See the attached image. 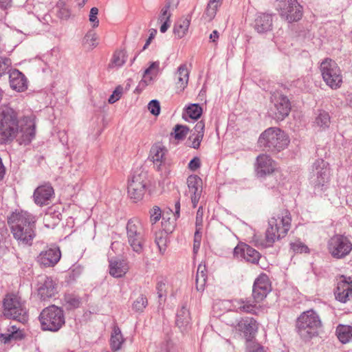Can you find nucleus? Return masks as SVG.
Returning a JSON list of instances; mask_svg holds the SVG:
<instances>
[{
    "label": "nucleus",
    "mask_w": 352,
    "mask_h": 352,
    "mask_svg": "<svg viewBox=\"0 0 352 352\" xmlns=\"http://www.w3.org/2000/svg\"><path fill=\"white\" fill-rule=\"evenodd\" d=\"M160 70V62H153L150 66L144 71V77L148 78L149 82L156 77Z\"/></svg>",
    "instance_id": "41"
},
{
    "label": "nucleus",
    "mask_w": 352,
    "mask_h": 352,
    "mask_svg": "<svg viewBox=\"0 0 352 352\" xmlns=\"http://www.w3.org/2000/svg\"><path fill=\"white\" fill-rule=\"evenodd\" d=\"M40 283L38 294L42 300L50 298L57 293L56 283L51 277H41Z\"/></svg>",
    "instance_id": "20"
},
{
    "label": "nucleus",
    "mask_w": 352,
    "mask_h": 352,
    "mask_svg": "<svg viewBox=\"0 0 352 352\" xmlns=\"http://www.w3.org/2000/svg\"><path fill=\"white\" fill-rule=\"evenodd\" d=\"M179 211H180V203L179 201H177L175 204L174 216H175V219H177L179 217Z\"/></svg>",
    "instance_id": "61"
},
{
    "label": "nucleus",
    "mask_w": 352,
    "mask_h": 352,
    "mask_svg": "<svg viewBox=\"0 0 352 352\" xmlns=\"http://www.w3.org/2000/svg\"><path fill=\"white\" fill-rule=\"evenodd\" d=\"M199 231L200 230H199V229H197L195 233V240L193 245L194 253H197L200 247L201 235L199 234Z\"/></svg>",
    "instance_id": "57"
},
{
    "label": "nucleus",
    "mask_w": 352,
    "mask_h": 352,
    "mask_svg": "<svg viewBox=\"0 0 352 352\" xmlns=\"http://www.w3.org/2000/svg\"><path fill=\"white\" fill-rule=\"evenodd\" d=\"M12 0H0V7L7 9L11 6Z\"/></svg>",
    "instance_id": "59"
},
{
    "label": "nucleus",
    "mask_w": 352,
    "mask_h": 352,
    "mask_svg": "<svg viewBox=\"0 0 352 352\" xmlns=\"http://www.w3.org/2000/svg\"><path fill=\"white\" fill-rule=\"evenodd\" d=\"M204 137H201L200 135L195 134V133H192L188 138L187 140L188 145L193 148L197 149L202 141Z\"/></svg>",
    "instance_id": "45"
},
{
    "label": "nucleus",
    "mask_w": 352,
    "mask_h": 352,
    "mask_svg": "<svg viewBox=\"0 0 352 352\" xmlns=\"http://www.w3.org/2000/svg\"><path fill=\"white\" fill-rule=\"evenodd\" d=\"M286 133L279 128L270 127L264 131L258 138V144L270 151H280L289 144Z\"/></svg>",
    "instance_id": "5"
},
{
    "label": "nucleus",
    "mask_w": 352,
    "mask_h": 352,
    "mask_svg": "<svg viewBox=\"0 0 352 352\" xmlns=\"http://www.w3.org/2000/svg\"><path fill=\"white\" fill-rule=\"evenodd\" d=\"M320 69L323 80L333 89L340 87L342 83V71L336 61L324 59L320 64Z\"/></svg>",
    "instance_id": "8"
},
{
    "label": "nucleus",
    "mask_w": 352,
    "mask_h": 352,
    "mask_svg": "<svg viewBox=\"0 0 352 352\" xmlns=\"http://www.w3.org/2000/svg\"><path fill=\"white\" fill-rule=\"evenodd\" d=\"M272 106L269 113L276 120H284L289 113L291 105L287 96L279 92H274L271 97Z\"/></svg>",
    "instance_id": "11"
},
{
    "label": "nucleus",
    "mask_w": 352,
    "mask_h": 352,
    "mask_svg": "<svg viewBox=\"0 0 352 352\" xmlns=\"http://www.w3.org/2000/svg\"><path fill=\"white\" fill-rule=\"evenodd\" d=\"M61 253L58 248H50L42 251L37 257L41 265L44 267H54L60 260Z\"/></svg>",
    "instance_id": "19"
},
{
    "label": "nucleus",
    "mask_w": 352,
    "mask_h": 352,
    "mask_svg": "<svg viewBox=\"0 0 352 352\" xmlns=\"http://www.w3.org/2000/svg\"><path fill=\"white\" fill-rule=\"evenodd\" d=\"M311 174L315 186H324L330 179L331 173L329 164L322 159L316 160L312 165Z\"/></svg>",
    "instance_id": "13"
},
{
    "label": "nucleus",
    "mask_w": 352,
    "mask_h": 352,
    "mask_svg": "<svg viewBox=\"0 0 352 352\" xmlns=\"http://www.w3.org/2000/svg\"><path fill=\"white\" fill-rule=\"evenodd\" d=\"M39 320L43 330L57 331L65 322L64 311L56 305L49 306L41 312Z\"/></svg>",
    "instance_id": "6"
},
{
    "label": "nucleus",
    "mask_w": 352,
    "mask_h": 352,
    "mask_svg": "<svg viewBox=\"0 0 352 352\" xmlns=\"http://www.w3.org/2000/svg\"><path fill=\"white\" fill-rule=\"evenodd\" d=\"M205 124L203 121L198 122L194 127L193 133L204 137Z\"/></svg>",
    "instance_id": "55"
},
{
    "label": "nucleus",
    "mask_w": 352,
    "mask_h": 352,
    "mask_svg": "<svg viewBox=\"0 0 352 352\" xmlns=\"http://www.w3.org/2000/svg\"><path fill=\"white\" fill-rule=\"evenodd\" d=\"M8 223L19 245L31 246L36 236V220L26 211H16L8 218Z\"/></svg>",
    "instance_id": "2"
},
{
    "label": "nucleus",
    "mask_w": 352,
    "mask_h": 352,
    "mask_svg": "<svg viewBox=\"0 0 352 352\" xmlns=\"http://www.w3.org/2000/svg\"><path fill=\"white\" fill-rule=\"evenodd\" d=\"M327 250L336 259L346 257L352 250V243L345 236L335 234L327 242Z\"/></svg>",
    "instance_id": "10"
},
{
    "label": "nucleus",
    "mask_w": 352,
    "mask_h": 352,
    "mask_svg": "<svg viewBox=\"0 0 352 352\" xmlns=\"http://www.w3.org/2000/svg\"><path fill=\"white\" fill-rule=\"evenodd\" d=\"M11 64L12 62L10 58L0 56V76L6 72Z\"/></svg>",
    "instance_id": "51"
},
{
    "label": "nucleus",
    "mask_w": 352,
    "mask_h": 352,
    "mask_svg": "<svg viewBox=\"0 0 352 352\" xmlns=\"http://www.w3.org/2000/svg\"><path fill=\"white\" fill-rule=\"evenodd\" d=\"M169 5H166L161 9L160 14L158 17V21L161 22H170L171 13L169 11Z\"/></svg>",
    "instance_id": "48"
},
{
    "label": "nucleus",
    "mask_w": 352,
    "mask_h": 352,
    "mask_svg": "<svg viewBox=\"0 0 352 352\" xmlns=\"http://www.w3.org/2000/svg\"><path fill=\"white\" fill-rule=\"evenodd\" d=\"M97 40L98 36L94 30L89 31L84 38V42L85 45H88L89 48H93L96 47V45H98L96 42Z\"/></svg>",
    "instance_id": "44"
},
{
    "label": "nucleus",
    "mask_w": 352,
    "mask_h": 352,
    "mask_svg": "<svg viewBox=\"0 0 352 352\" xmlns=\"http://www.w3.org/2000/svg\"><path fill=\"white\" fill-rule=\"evenodd\" d=\"M331 124L329 113L324 110H318L316 113L314 126L320 131H324L328 129Z\"/></svg>",
    "instance_id": "32"
},
{
    "label": "nucleus",
    "mask_w": 352,
    "mask_h": 352,
    "mask_svg": "<svg viewBox=\"0 0 352 352\" xmlns=\"http://www.w3.org/2000/svg\"><path fill=\"white\" fill-rule=\"evenodd\" d=\"M296 327L300 338L307 340L318 335L322 322L318 314L310 309L300 314L296 320Z\"/></svg>",
    "instance_id": "4"
},
{
    "label": "nucleus",
    "mask_w": 352,
    "mask_h": 352,
    "mask_svg": "<svg viewBox=\"0 0 352 352\" xmlns=\"http://www.w3.org/2000/svg\"><path fill=\"white\" fill-rule=\"evenodd\" d=\"M206 279L207 275L206 272V266L200 264L197 267V272L196 276V288L197 291H204L206 283Z\"/></svg>",
    "instance_id": "37"
},
{
    "label": "nucleus",
    "mask_w": 352,
    "mask_h": 352,
    "mask_svg": "<svg viewBox=\"0 0 352 352\" xmlns=\"http://www.w3.org/2000/svg\"><path fill=\"white\" fill-rule=\"evenodd\" d=\"M234 256L252 263H257L261 257L258 251L244 243L238 245L234 249Z\"/></svg>",
    "instance_id": "17"
},
{
    "label": "nucleus",
    "mask_w": 352,
    "mask_h": 352,
    "mask_svg": "<svg viewBox=\"0 0 352 352\" xmlns=\"http://www.w3.org/2000/svg\"><path fill=\"white\" fill-rule=\"evenodd\" d=\"M191 21V16L187 15L178 19L173 27V34L175 38L180 39L188 33Z\"/></svg>",
    "instance_id": "29"
},
{
    "label": "nucleus",
    "mask_w": 352,
    "mask_h": 352,
    "mask_svg": "<svg viewBox=\"0 0 352 352\" xmlns=\"http://www.w3.org/2000/svg\"><path fill=\"white\" fill-rule=\"evenodd\" d=\"M162 25L160 26V32L162 33H164L167 31V30L170 26V22H161Z\"/></svg>",
    "instance_id": "60"
},
{
    "label": "nucleus",
    "mask_w": 352,
    "mask_h": 352,
    "mask_svg": "<svg viewBox=\"0 0 352 352\" xmlns=\"http://www.w3.org/2000/svg\"><path fill=\"white\" fill-rule=\"evenodd\" d=\"M156 288L157 289L158 296L161 298L165 295L166 283L164 281L160 280L157 283Z\"/></svg>",
    "instance_id": "58"
},
{
    "label": "nucleus",
    "mask_w": 352,
    "mask_h": 352,
    "mask_svg": "<svg viewBox=\"0 0 352 352\" xmlns=\"http://www.w3.org/2000/svg\"><path fill=\"white\" fill-rule=\"evenodd\" d=\"M187 185L186 194L190 198L192 206L195 208L202 192L201 179L197 175H190L187 179Z\"/></svg>",
    "instance_id": "15"
},
{
    "label": "nucleus",
    "mask_w": 352,
    "mask_h": 352,
    "mask_svg": "<svg viewBox=\"0 0 352 352\" xmlns=\"http://www.w3.org/2000/svg\"><path fill=\"white\" fill-rule=\"evenodd\" d=\"M35 136V123L31 118L25 120L24 126L19 128L16 112L10 107H0V143L8 144L15 138L20 144H29Z\"/></svg>",
    "instance_id": "1"
},
{
    "label": "nucleus",
    "mask_w": 352,
    "mask_h": 352,
    "mask_svg": "<svg viewBox=\"0 0 352 352\" xmlns=\"http://www.w3.org/2000/svg\"><path fill=\"white\" fill-rule=\"evenodd\" d=\"M67 302L74 307H78L80 304V300L76 298H70Z\"/></svg>",
    "instance_id": "62"
},
{
    "label": "nucleus",
    "mask_w": 352,
    "mask_h": 352,
    "mask_svg": "<svg viewBox=\"0 0 352 352\" xmlns=\"http://www.w3.org/2000/svg\"><path fill=\"white\" fill-rule=\"evenodd\" d=\"M148 109L154 116H158L160 113V104L158 100H153L148 104Z\"/></svg>",
    "instance_id": "52"
},
{
    "label": "nucleus",
    "mask_w": 352,
    "mask_h": 352,
    "mask_svg": "<svg viewBox=\"0 0 352 352\" xmlns=\"http://www.w3.org/2000/svg\"><path fill=\"white\" fill-rule=\"evenodd\" d=\"M3 314L8 318L25 323L28 320L27 311L20 298L15 295H7L3 301Z\"/></svg>",
    "instance_id": "9"
},
{
    "label": "nucleus",
    "mask_w": 352,
    "mask_h": 352,
    "mask_svg": "<svg viewBox=\"0 0 352 352\" xmlns=\"http://www.w3.org/2000/svg\"><path fill=\"white\" fill-rule=\"evenodd\" d=\"M150 153L154 165L158 170H160L166 163L167 150L162 145L155 144L152 146Z\"/></svg>",
    "instance_id": "26"
},
{
    "label": "nucleus",
    "mask_w": 352,
    "mask_h": 352,
    "mask_svg": "<svg viewBox=\"0 0 352 352\" xmlns=\"http://www.w3.org/2000/svg\"><path fill=\"white\" fill-rule=\"evenodd\" d=\"M336 335L342 343L349 342L352 338V327L339 324L336 328Z\"/></svg>",
    "instance_id": "36"
},
{
    "label": "nucleus",
    "mask_w": 352,
    "mask_h": 352,
    "mask_svg": "<svg viewBox=\"0 0 352 352\" xmlns=\"http://www.w3.org/2000/svg\"><path fill=\"white\" fill-rule=\"evenodd\" d=\"M270 291V285L266 276H261L256 279L253 285L252 296L255 302H261Z\"/></svg>",
    "instance_id": "18"
},
{
    "label": "nucleus",
    "mask_w": 352,
    "mask_h": 352,
    "mask_svg": "<svg viewBox=\"0 0 352 352\" xmlns=\"http://www.w3.org/2000/svg\"><path fill=\"white\" fill-rule=\"evenodd\" d=\"M98 14V9L96 7L92 8L89 12V20L92 23L93 28H96L99 25V20L97 16Z\"/></svg>",
    "instance_id": "49"
},
{
    "label": "nucleus",
    "mask_w": 352,
    "mask_h": 352,
    "mask_svg": "<svg viewBox=\"0 0 352 352\" xmlns=\"http://www.w3.org/2000/svg\"><path fill=\"white\" fill-rule=\"evenodd\" d=\"M54 193V189L50 184L40 186L34 190V202L40 206L48 205Z\"/></svg>",
    "instance_id": "22"
},
{
    "label": "nucleus",
    "mask_w": 352,
    "mask_h": 352,
    "mask_svg": "<svg viewBox=\"0 0 352 352\" xmlns=\"http://www.w3.org/2000/svg\"><path fill=\"white\" fill-rule=\"evenodd\" d=\"M250 352H265L262 346L255 344L253 346L252 349Z\"/></svg>",
    "instance_id": "64"
},
{
    "label": "nucleus",
    "mask_w": 352,
    "mask_h": 352,
    "mask_svg": "<svg viewBox=\"0 0 352 352\" xmlns=\"http://www.w3.org/2000/svg\"><path fill=\"white\" fill-rule=\"evenodd\" d=\"M275 162L271 157L265 154L260 155L256 158V171L258 176L263 177L274 172Z\"/></svg>",
    "instance_id": "21"
},
{
    "label": "nucleus",
    "mask_w": 352,
    "mask_h": 352,
    "mask_svg": "<svg viewBox=\"0 0 352 352\" xmlns=\"http://www.w3.org/2000/svg\"><path fill=\"white\" fill-rule=\"evenodd\" d=\"M146 184V173L134 174L128 184V194L130 198L135 201L140 200L144 195Z\"/></svg>",
    "instance_id": "14"
},
{
    "label": "nucleus",
    "mask_w": 352,
    "mask_h": 352,
    "mask_svg": "<svg viewBox=\"0 0 352 352\" xmlns=\"http://www.w3.org/2000/svg\"><path fill=\"white\" fill-rule=\"evenodd\" d=\"M126 61V52L123 50H118L114 52L109 63V69H118L124 65Z\"/></svg>",
    "instance_id": "34"
},
{
    "label": "nucleus",
    "mask_w": 352,
    "mask_h": 352,
    "mask_svg": "<svg viewBox=\"0 0 352 352\" xmlns=\"http://www.w3.org/2000/svg\"><path fill=\"white\" fill-rule=\"evenodd\" d=\"M122 90H123V89L120 86H118V87H116V89L114 90L113 94L110 96V97L108 100L110 104H113L114 102L118 101L122 96Z\"/></svg>",
    "instance_id": "53"
},
{
    "label": "nucleus",
    "mask_w": 352,
    "mask_h": 352,
    "mask_svg": "<svg viewBox=\"0 0 352 352\" xmlns=\"http://www.w3.org/2000/svg\"><path fill=\"white\" fill-rule=\"evenodd\" d=\"M10 87L18 92L24 91L28 88V81L25 75L18 69H12L9 73Z\"/></svg>",
    "instance_id": "24"
},
{
    "label": "nucleus",
    "mask_w": 352,
    "mask_h": 352,
    "mask_svg": "<svg viewBox=\"0 0 352 352\" xmlns=\"http://www.w3.org/2000/svg\"><path fill=\"white\" fill-rule=\"evenodd\" d=\"M292 250L297 253L307 252L308 248L300 241H295L290 244Z\"/></svg>",
    "instance_id": "50"
},
{
    "label": "nucleus",
    "mask_w": 352,
    "mask_h": 352,
    "mask_svg": "<svg viewBox=\"0 0 352 352\" xmlns=\"http://www.w3.org/2000/svg\"><path fill=\"white\" fill-rule=\"evenodd\" d=\"M291 215L288 210H283L269 219L268 228L265 233L267 245H272L276 240L287 234L291 227Z\"/></svg>",
    "instance_id": "3"
},
{
    "label": "nucleus",
    "mask_w": 352,
    "mask_h": 352,
    "mask_svg": "<svg viewBox=\"0 0 352 352\" xmlns=\"http://www.w3.org/2000/svg\"><path fill=\"white\" fill-rule=\"evenodd\" d=\"M336 298L342 302H346L352 298V280L350 277H340L335 291Z\"/></svg>",
    "instance_id": "16"
},
{
    "label": "nucleus",
    "mask_w": 352,
    "mask_h": 352,
    "mask_svg": "<svg viewBox=\"0 0 352 352\" xmlns=\"http://www.w3.org/2000/svg\"><path fill=\"white\" fill-rule=\"evenodd\" d=\"M188 130V128L184 125L177 124L171 132L170 136L176 140H182L186 138Z\"/></svg>",
    "instance_id": "40"
},
{
    "label": "nucleus",
    "mask_w": 352,
    "mask_h": 352,
    "mask_svg": "<svg viewBox=\"0 0 352 352\" xmlns=\"http://www.w3.org/2000/svg\"><path fill=\"white\" fill-rule=\"evenodd\" d=\"M190 321L189 311L182 307L177 314L176 324L179 328L186 327Z\"/></svg>",
    "instance_id": "38"
},
{
    "label": "nucleus",
    "mask_w": 352,
    "mask_h": 352,
    "mask_svg": "<svg viewBox=\"0 0 352 352\" xmlns=\"http://www.w3.org/2000/svg\"><path fill=\"white\" fill-rule=\"evenodd\" d=\"M258 302H255L254 300L251 302L250 300L239 298L232 300V306L237 311L250 313L256 314L259 307L257 306Z\"/></svg>",
    "instance_id": "28"
},
{
    "label": "nucleus",
    "mask_w": 352,
    "mask_h": 352,
    "mask_svg": "<svg viewBox=\"0 0 352 352\" xmlns=\"http://www.w3.org/2000/svg\"><path fill=\"white\" fill-rule=\"evenodd\" d=\"M277 9L280 16L289 23L299 21L302 16V8L297 0H277Z\"/></svg>",
    "instance_id": "12"
},
{
    "label": "nucleus",
    "mask_w": 352,
    "mask_h": 352,
    "mask_svg": "<svg viewBox=\"0 0 352 352\" xmlns=\"http://www.w3.org/2000/svg\"><path fill=\"white\" fill-rule=\"evenodd\" d=\"M22 333L19 328L13 325L8 329V332L1 334V338L4 343H8L12 340H19L22 338Z\"/></svg>",
    "instance_id": "39"
},
{
    "label": "nucleus",
    "mask_w": 352,
    "mask_h": 352,
    "mask_svg": "<svg viewBox=\"0 0 352 352\" xmlns=\"http://www.w3.org/2000/svg\"><path fill=\"white\" fill-rule=\"evenodd\" d=\"M230 325L236 327L239 331L245 334L247 339H249L252 335H254L258 329L256 321L254 318L250 317L241 318L237 323L231 322Z\"/></svg>",
    "instance_id": "23"
},
{
    "label": "nucleus",
    "mask_w": 352,
    "mask_h": 352,
    "mask_svg": "<svg viewBox=\"0 0 352 352\" xmlns=\"http://www.w3.org/2000/svg\"><path fill=\"white\" fill-rule=\"evenodd\" d=\"M127 241L133 251L141 254L145 243V231L143 223L138 219H131L126 224Z\"/></svg>",
    "instance_id": "7"
},
{
    "label": "nucleus",
    "mask_w": 352,
    "mask_h": 352,
    "mask_svg": "<svg viewBox=\"0 0 352 352\" xmlns=\"http://www.w3.org/2000/svg\"><path fill=\"white\" fill-rule=\"evenodd\" d=\"M125 340L121 333V330L118 327H114L111 333L110 339V346L113 352L120 351L124 342Z\"/></svg>",
    "instance_id": "33"
},
{
    "label": "nucleus",
    "mask_w": 352,
    "mask_h": 352,
    "mask_svg": "<svg viewBox=\"0 0 352 352\" xmlns=\"http://www.w3.org/2000/svg\"><path fill=\"white\" fill-rule=\"evenodd\" d=\"M189 70L186 64L181 65L175 72L176 85L181 90L187 86L189 80Z\"/></svg>",
    "instance_id": "31"
},
{
    "label": "nucleus",
    "mask_w": 352,
    "mask_h": 352,
    "mask_svg": "<svg viewBox=\"0 0 352 352\" xmlns=\"http://www.w3.org/2000/svg\"><path fill=\"white\" fill-rule=\"evenodd\" d=\"M163 230L155 233V242L159 248L160 252L164 254L168 243V234L173 231V226H167L166 222H162Z\"/></svg>",
    "instance_id": "25"
},
{
    "label": "nucleus",
    "mask_w": 352,
    "mask_h": 352,
    "mask_svg": "<svg viewBox=\"0 0 352 352\" xmlns=\"http://www.w3.org/2000/svg\"><path fill=\"white\" fill-rule=\"evenodd\" d=\"M200 159L197 157H195L190 161L188 164V168L192 171H195L200 167Z\"/></svg>",
    "instance_id": "56"
},
{
    "label": "nucleus",
    "mask_w": 352,
    "mask_h": 352,
    "mask_svg": "<svg viewBox=\"0 0 352 352\" xmlns=\"http://www.w3.org/2000/svg\"><path fill=\"white\" fill-rule=\"evenodd\" d=\"M147 304L146 298L141 295L133 302L132 309L136 312H142L147 306Z\"/></svg>",
    "instance_id": "43"
},
{
    "label": "nucleus",
    "mask_w": 352,
    "mask_h": 352,
    "mask_svg": "<svg viewBox=\"0 0 352 352\" xmlns=\"http://www.w3.org/2000/svg\"><path fill=\"white\" fill-rule=\"evenodd\" d=\"M272 26V17L270 14H259L255 19L254 28L258 33L270 31Z\"/></svg>",
    "instance_id": "30"
},
{
    "label": "nucleus",
    "mask_w": 352,
    "mask_h": 352,
    "mask_svg": "<svg viewBox=\"0 0 352 352\" xmlns=\"http://www.w3.org/2000/svg\"><path fill=\"white\" fill-rule=\"evenodd\" d=\"M219 38V32L214 30L210 35V38L212 42H215Z\"/></svg>",
    "instance_id": "63"
},
{
    "label": "nucleus",
    "mask_w": 352,
    "mask_h": 352,
    "mask_svg": "<svg viewBox=\"0 0 352 352\" xmlns=\"http://www.w3.org/2000/svg\"><path fill=\"white\" fill-rule=\"evenodd\" d=\"M203 207L199 206L196 215V230L199 229V230H201L203 226Z\"/></svg>",
    "instance_id": "54"
},
{
    "label": "nucleus",
    "mask_w": 352,
    "mask_h": 352,
    "mask_svg": "<svg viewBox=\"0 0 352 352\" xmlns=\"http://www.w3.org/2000/svg\"><path fill=\"white\" fill-rule=\"evenodd\" d=\"M162 217L161 209L158 206H154L150 210V221L152 225L156 223Z\"/></svg>",
    "instance_id": "47"
},
{
    "label": "nucleus",
    "mask_w": 352,
    "mask_h": 352,
    "mask_svg": "<svg viewBox=\"0 0 352 352\" xmlns=\"http://www.w3.org/2000/svg\"><path fill=\"white\" fill-rule=\"evenodd\" d=\"M129 270L128 263L124 259H111L109 261V274L115 278L122 277Z\"/></svg>",
    "instance_id": "27"
},
{
    "label": "nucleus",
    "mask_w": 352,
    "mask_h": 352,
    "mask_svg": "<svg viewBox=\"0 0 352 352\" xmlns=\"http://www.w3.org/2000/svg\"><path fill=\"white\" fill-rule=\"evenodd\" d=\"M186 113L189 118L197 120L201 116L202 109L197 104H192L186 108Z\"/></svg>",
    "instance_id": "42"
},
{
    "label": "nucleus",
    "mask_w": 352,
    "mask_h": 352,
    "mask_svg": "<svg viewBox=\"0 0 352 352\" xmlns=\"http://www.w3.org/2000/svg\"><path fill=\"white\" fill-rule=\"evenodd\" d=\"M223 0H209L204 17L208 21H211L216 16L219 8L221 6Z\"/></svg>",
    "instance_id": "35"
},
{
    "label": "nucleus",
    "mask_w": 352,
    "mask_h": 352,
    "mask_svg": "<svg viewBox=\"0 0 352 352\" xmlns=\"http://www.w3.org/2000/svg\"><path fill=\"white\" fill-rule=\"evenodd\" d=\"M58 15L60 19H67L70 16V10L63 1L57 3Z\"/></svg>",
    "instance_id": "46"
}]
</instances>
